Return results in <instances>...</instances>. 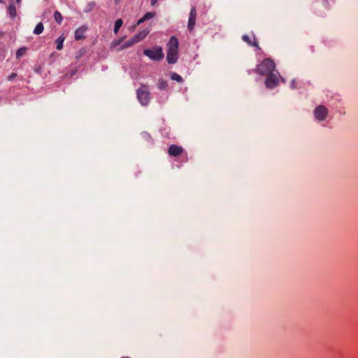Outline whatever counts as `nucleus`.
Returning <instances> with one entry per match:
<instances>
[{
	"mask_svg": "<svg viewBox=\"0 0 358 358\" xmlns=\"http://www.w3.org/2000/svg\"><path fill=\"white\" fill-rule=\"evenodd\" d=\"M143 54L155 61H159L164 58L162 48L160 46H155L152 49H145L143 51Z\"/></svg>",
	"mask_w": 358,
	"mask_h": 358,
	"instance_id": "20e7f679",
	"label": "nucleus"
},
{
	"mask_svg": "<svg viewBox=\"0 0 358 358\" xmlns=\"http://www.w3.org/2000/svg\"><path fill=\"white\" fill-rule=\"evenodd\" d=\"M323 3H324V6H327L328 3H327V0H322Z\"/></svg>",
	"mask_w": 358,
	"mask_h": 358,
	"instance_id": "c85d7f7f",
	"label": "nucleus"
},
{
	"mask_svg": "<svg viewBox=\"0 0 358 358\" xmlns=\"http://www.w3.org/2000/svg\"><path fill=\"white\" fill-rule=\"evenodd\" d=\"M115 3H120L122 0H114Z\"/></svg>",
	"mask_w": 358,
	"mask_h": 358,
	"instance_id": "c756f323",
	"label": "nucleus"
},
{
	"mask_svg": "<svg viewBox=\"0 0 358 358\" xmlns=\"http://www.w3.org/2000/svg\"><path fill=\"white\" fill-rule=\"evenodd\" d=\"M85 27H80L75 32V38L76 41L82 40L85 38V33L86 31Z\"/></svg>",
	"mask_w": 358,
	"mask_h": 358,
	"instance_id": "1a4fd4ad",
	"label": "nucleus"
},
{
	"mask_svg": "<svg viewBox=\"0 0 358 358\" xmlns=\"http://www.w3.org/2000/svg\"><path fill=\"white\" fill-rule=\"evenodd\" d=\"M114 43H115V45H117L120 43V41L115 42Z\"/></svg>",
	"mask_w": 358,
	"mask_h": 358,
	"instance_id": "7c9ffc66",
	"label": "nucleus"
},
{
	"mask_svg": "<svg viewBox=\"0 0 358 358\" xmlns=\"http://www.w3.org/2000/svg\"><path fill=\"white\" fill-rule=\"evenodd\" d=\"M141 136L143 140L147 141L148 143H149L150 144L153 143V140H152L151 136L148 132H145V131L142 132L141 134Z\"/></svg>",
	"mask_w": 358,
	"mask_h": 358,
	"instance_id": "9b49d317",
	"label": "nucleus"
},
{
	"mask_svg": "<svg viewBox=\"0 0 358 358\" xmlns=\"http://www.w3.org/2000/svg\"><path fill=\"white\" fill-rule=\"evenodd\" d=\"M122 358H128V357H122Z\"/></svg>",
	"mask_w": 358,
	"mask_h": 358,
	"instance_id": "72a5a7b5",
	"label": "nucleus"
},
{
	"mask_svg": "<svg viewBox=\"0 0 358 358\" xmlns=\"http://www.w3.org/2000/svg\"><path fill=\"white\" fill-rule=\"evenodd\" d=\"M196 11L195 8H192L189 13V17L188 21V29L189 30H192L195 23H196Z\"/></svg>",
	"mask_w": 358,
	"mask_h": 358,
	"instance_id": "0eeeda50",
	"label": "nucleus"
},
{
	"mask_svg": "<svg viewBox=\"0 0 358 358\" xmlns=\"http://www.w3.org/2000/svg\"><path fill=\"white\" fill-rule=\"evenodd\" d=\"M266 76L267 78L265 81V85L267 88L273 89L278 85L280 76L278 71H275Z\"/></svg>",
	"mask_w": 358,
	"mask_h": 358,
	"instance_id": "39448f33",
	"label": "nucleus"
},
{
	"mask_svg": "<svg viewBox=\"0 0 358 358\" xmlns=\"http://www.w3.org/2000/svg\"><path fill=\"white\" fill-rule=\"evenodd\" d=\"M8 13L11 17H15L17 15L16 8L13 3L9 5Z\"/></svg>",
	"mask_w": 358,
	"mask_h": 358,
	"instance_id": "9d476101",
	"label": "nucleus"
},
{
	"mask_svg": "<svg viewBox=\"0 0 358 358\" xmlns=\"http://www.w3.org/2000/svg\"><path fill=\"white\" fill-rule=\"evenodd\" d=\"M179 42L176 36H171L167 43L166 60L169 64H175L178 59Z\"/></svg>",
	"mask_w": 358,
	"mask_h": 358,
	"instance_id": "f257e3e1",
	"label": "nucleus"
},
{
	"mask_svg": "<svg viewBox=\"0 0 358 358\" xmlns=\"http://www.w3.org/2000/svg\"><path fill=\"white\" fill-rule=\"evenodd\" d=\"M122 20L121 19H118L115 21V27H114V32L115 34H117L120 29V28L122 27Z\"/></svg>",
	"mask_w": 358,
	"mask_h": 358,
	"instance_id": "dca6fc26",
	"label": "nucleus"
},
{
	"mask_svg": "<svg viewBox=\"0 0 358 358\" xmlns=\"http://www.w3.org/2000/svg\"><path fill=\"white\" fill-rule=\"evenodd\" d=\"M242 38L245 42L248 43L250 45L255 46L258 49H260V48L258 46V42L255 36L250 37L248 35H244L243 36Z\"/></svg>",
	"mask_w": 358,
	"mask_h": 358,
	"instance_id": "6e6552de",
	"label": "nucleus"
},
{
	"mask_svg": "<svg viewBox=\"0 0 358 358\" xmlns=\"http://www.w3.org/2000/svg\"><path fill=\"white\" fill-rule=\"evenodd\" d=\"M44 29V27L42 22H39L35 27L34 30V34L38 35L41 34Z\"/></svg>",
	"mask_w": 358,
	"mask_h": 358,
	"instance_id": "ddd939ff",
	"label": "nucleus"
},
{
	"mask_svg": "<svg viewBox=\"0 0 358 358\" xmlns=\"http://www.w3.org/2000/svg\"><path fill=\"white\" fill-rule=\"evenodd\" d=\"M183 152V148L177 145H171L168 150V153L170 156L177 157L181 155Z\"/></svg>",
	"mask_w": 358,
	"mask_h": 358,
	"instance_id": "423d86ee",
	"label": "nucleus"
},
{
	"mask_svg": "<svg viewBox=\"0 0 358 358\" xmlns=\"http://www.w3.org/2000/svg\"><path fill=\"white\" fill-rule=\"evenodd\" d=\"M158 87L161 90H166L168 88L167 81L162 80V79L159 80L158 81Z\"/></svg>",
	"mask_w": 358,
	"mask_h": 358,
	"instance_id": "2eb2a0df",
	"label": "nucleus"
},
{
	"mask_svg": "<svg viewBox=\"0 0 358 358\" xmlns=\"http://www.w3.org/2000/svg\"><path fill=\"white\" fill-rule=\"evenodd\" d=\"M137 97L139 102L143 106L148 105L150 99V94L148 85H142L139 87V89L137 90Z\"/></svg>",
	"mask_w": 358,
	"mask_h": 358,
	"instance_id": "7ed1b4c3",
	"label": "nucleus"
},
{
	"mask_svg": "<svg viewBox=\"0 0 358 358\" xmlns=\"http://www.w3.org/2000/svg\"><path fill=\"white\" fill-rule=\"evenodd\" d=\"M145 21V20H144V17H141V19H139L137 22V24L139 25L141 24V23L144 22Z\"/></svg>",
	"mask_w": 358,
	"mask_h": 358,
	"instance_id": "a878e982",
	"label": "nucleus"
},
{
	"mask_svg": "<svg viewBox=\"0 0 358 358\" xmlns=\"http://www.w3.org/2000/svg\"><path fill=\"white\" fill-rule=\"evenodd\" d=\"M131 39V43H137L139 41H141L140 38L138 37V36L136 34L135 36H134Z\"/></svg>",
	"mask_w": 358,
	"mask_h": 358,
	"instance_id": "b1692460",
	"label": "nucleus"
},
{
	"mask_svg": "<svg viewBox=\"0 0 358 358\" xmlns=\"http://www.w3.org/2000/svg\"><path fill=\"white\" fill-rule=\"evenodd\" d=\"M0 3H3V0H0Z\"/></svg>",
	"mask_w": 358,
	"mask_h": 358,
	"instance_id": "473e14b6",
	"label": "nucleus"
},
{
	"mask_svg": "<svg viewBox=\"0 0 358 358\" xmlns=\"http://www.w3.org/2000/svg\"><path fill=\"white\" fill-rule=\"evenodd\" d=\"M159 0H151V5L155 6Z\"/></svg>",
	"mask_w": 358,
	"mask_h": 358,
	"instance_id": "bb28decb",
	"label": "nucleus"
},
{
	"mask_svg": "<svg viewBox=\"0 0 358 358\" xmlns=\"http://www.w3.org/2000/svg\"><path fill=\"white\" fill-rule=\"evenodd\" d=\"M171 78H172V79L176 80L179 81V82H180L182 80L181 76L178 75V74H176V73L173 74Z\"/></svg>",
	"mask_w": 358,
	"mask_h": 358,
	"instance_id": "5701e85b",
	"label": "nucleus"
},
{
	"mask_svg": "<svg viewBox=\"0 0 358 358\" xmlns=\"http://www.w3.org/2000/svg\"><path fill=\"white\" fill-rule=\"evenodd\" d=\"M291 87L292 89H295V88H297V86H296V80H292V83H291Z\"/></svg>",
	"mask_w": 358,
	"mask_h": 358,
	"instance_id": "393cba45",
	"label": "nucleus"
},
{
	"mask_svg": "<svg viewBox=\"0 0 358 358\" xmlns=\"http://www.w3.org/2000/svg\"><path fill=\"white\" fill-rule=\"evenodd\" d=\"M148 34V31H142L138 33L136 35L140 38L141 41H142Z\"/></svg>",
	"mask_w": 358,
	"mask_h": 358,
	"instance_id": "412c9836",
	"label": "nucleus"
},
{
	"mask_svg": "<svg viewBox=\"0 0 358 358\" xmlns=\"http://www.w3.org/2000/svg\"><path fill=\"white\" fill-rule=\"evenodd\" d=\"M16 76V74L13 73L10 76H9V79L11 80L13 79V78H15Z\"/></svg>",
	"mask_w": 358,
	"mask_h": 358,
	"instance_id": "cd10ccee",
	"label": "nucleus"
},
{
	"mask_svg": "<svg viewBox=\"0 0 358 358\" xmlns=\"http://www.w3.org/2000/svg\"><path fill=\"white\" fill-rule=\"evenodd\" d=\"M155 16V13L153 12H148L144 15V20H148L150 19L153 18Z\"/></svg>",
	"mask_w": 358,
	"mask_h": 358,
	"instance_id": "6ab92c4d",
	"label": "nucleus"
},
{
	"mask_svg": "<svg viewBox=\"0 0 358 358\" xmlns=\"http://www.w3.org/2000/svg\"><path fill=\"white\" fill-rule=\"evenodd\" d=\"M17 3H20L21 0H15Z\"/></svg>",
	"mask_w": 358,
	"mask_h": 358,
	"instance_id": "2f4dec72",
	"label": "nucleus"
},
{
	"mask_svg": "<svg viewBox=\"0 0 358 358\" xmlns=\"http://www.w3.org/2000/svg\"><path fill=\"white\" fill-rule=\"evenodd\" d=\"M27 51V48L25 47L20 48L16 52L17 58H20L23 56Z\"/></svg>",
	"mask_w": 358,
	"mask_h": 358,
	"instance_id": "a211bd4d",
	"label": "nucleus"
},
{
	"mask_svg": "<svg viewBox=\"0 0 358 358\" xmlns=\"http://www.w3.org/2000/svg\"><path fill=\"white\" fill-rule=\"evenodd\" d=\"M65 40V38L62 36H59L56 41L55 43L57 45L56 48L59 50H62L63 48V43Z\"/></svg>",
	"mask_w": 358,
	"mask_h": 358,
	"instance_id": "f8f14e48",
	"label": "nucleus"
},
{
	"mask_svg": "<svg viewBox=\"0 0 358 358\" xmlns=\"http://www.w3.org/2000/svg\"><path fill=\"white\" fill-rule=\"evenodd\" d=\"M135 43H131V39L127 41L122 46V48H129L133 45H134Z\"/></svg>",
	"mask_w": 358,
	"mask_h": 358,
	"instance_id": "4be33fe9",
	"label": "nucleus"
},
{
	"mask_svg": "<svg viewBox=\"0 0 358 358\" xmlns=\"http://www.w3.org/2000/svg\"><path fill=\"white\" fill-rule=\"evenodd\" d=\"M314 112H327V108L324 106H319L315 108Z\"/></svg>",
	"mask_w": 358,
	"mask_h": 358,
	"instance_id": "aec40b11",
	"label": "nucleus"
},
{
	"mask_svg": "<svg viewBox=\"0 0 358 358\" xmlns=\"http://www.w3.org/2000/svg\"><path fill=\"white\" fill-rule=\"evenodd\" d=\"M275 71V64L274 62L267 58L264 59L256 69V72L262 76H266Z\"/></svg>",
	"mask_w": 358,
	"mask_h": 358,
	"instance_id": "f03ea898",
	"label": "nucleus"
},
{
	"mask_svg": "<svg viewBox=\"0 0 358 358\" xmlns=\"http://www.w3.org/2000/svg\"><path fill=\"white\" fill-rule=\"evenodd\" d=\"M54 17L55 21L60 24L62 21V14L59 11H55L54 13Z\"/></svg>",
	"mask_w": 358,
	"mask_h": 358,
	"instance_id": "f3484780",
	"label": "nucleus"
},
{
	"mask_svg": "<svg viewBox=\"0 0 358 358\" xmlns=\"http://www.w3.org/2000/svg\"><path fill=\"white\" fill-rule=\"evenodd\" d=\"M314 115L316 120L318 122H322L327 118L328 113H314Z\"/></svg>",
	"mask_w": 358,
	"mask_h": 358,
	"instance_id": "4468645a",
	"label": "nucleus"
}]
</instances>
